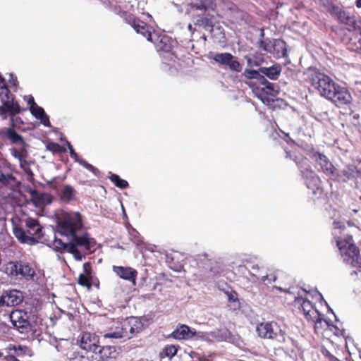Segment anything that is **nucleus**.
<instances>
[{
  "label": "nucleus",
  "instance_id": "obj_1",
  "mask_svg": "<svg viewBox=\"0 0 361 361\" xmlns=\"http://www.w3.org/2000/svg\"><path fill=\"white\" fill-rule=\"evenodd\" d=\"M82 226V217L79 212L63 213L58 219L57 232L70 239V242L66 243L55 237L51 243L52 247L59 252L66 250L73 255L75 260H82L95 245V240L90 238L87 233L77 235Z\"/></svg>",
  "mask_w": 361,
  "mask_h": 361
},
{
  "label": "nucleus",
  "instance_id": "obj_2",
  "mask_svg": "<svg viewBox=\"0 0 361 361\" xmlns=\"http://www.w3.org/2000/svg\"><path fill=\"white\" fill-rule=\"evenodd\" d=\"M333 224L334 238L343 261L352 267L361 268L360 250L354 243L352 235L347 231L345 224L336 221H334Z\"/></svg>",
  "mask_w": 361,
  "mask_h": 361
},
{
  "label": "nucleus",
  "instance_id": "obj_3",
  "mask_svg": "<svg viewBox=\"0 0 361 361\" xmlns=\"http://www.w3.org/2000/svg\"><path fill=\"white\" fill-rule=\"evenodd\" d=\"M286 158L293 160L299 167L300 172L305 179V183L308 188L312 189L314 194L320 193L319 188L321 180L317 174L311 169L309 161L307 158L298 154L297 152L286 150Z\"/></svg>",
  "mask_w": 361,
  "mask_h": 361
},
{
  "label": "nucleus",
  "instance_id": "obj_4",
  "mask_svg": "<svg viewBox=\"0 0 361 361\" xmlns=\"http://www.w3.org/2000/svg\"><path fill=\"white\" fill-rule=\"evenodd\" d=\"M143 328V324L137 317H130L120 323L115 329H111L109 332L104 334V338H123L129 339L134 334L140 332Z\"/></svg>",
  "mask_w": 361,
  "mask_h": 361
},
{
  "label": "nucleus",
  "instance_id": "obj_5",
  "mask_svg": "<svg viewBox=\"0 0 361 361\" xmlns=\"http://www.w3.org/2000/svg\"><path fill=\"white\" fill-rule=\"evenodd\" d=\"M25 224L28 235L25 234V231L22 228L17 226L13 227V235L21 243L35 245L37 243V240L33 236L39 238L42 227L37 219L30 217L25 219Z\"/></svg>",
  "mask_w": 361,
  "mask_h": 361
},
{
  "label": "nucleus",
  "instance_id": "obj_6",
  "mask_svg": "<svg viewBox=\"0 0 361 361\" xmlns=\"http://www.w3.org/2000/svg\"><path fill=\"white\" fill-rule=\"evenodd\" d=\"M256 331L260 338L274 340L278 343L286 341V334L275 322H262L257 326Z\"/></svg>",
  "mask_w": 361,
  "mask_h": 361
},
{
  "label": "nucleus",
  "instance_id": "obj_7",
  "mask_svg": "<svg viewBox=\"0 0 361 361\" xmlns=\"http://www.w3.org/2000/svg\"><path fill=\"white\" fill-rule=\"evenodd\" d=\"M312 85L322 97L328 99L331 95H333L332 94L338 85L329 76L320 73L312 75Z\"/></svg>",
  "mask_w": 361,
  "mask_h": 361
},
{
  "label": "nucleus",
  "instance_id": "obj_8",
  "mask_svg": "<svg viewBox=\"0 0 361 361\" xmlns=\"http://www.w3.org/2000/svg\"><path fill=\"white\" fill-rule=\"evenodd\" d=\"M116 355V348L114 346L97 345L92 350L85 352L80 355V361H106Z\"/></svg>",
  "mask_w": 361,
  "mask_h": 361
},
{
  "label": "nucleus",
  "instance_id": "obj_9",
  "mask_svg": "<svg viewBox=\"0 0 361 361\" xmlns=\"http://www.w3.org/2000/svg\"><path fill=\"white\" fill-rule=\"evenodd\" d=\"M0 99L2 103L0 106V116L4 118L7 117V114L13 117L20 112V105L14 101V97L8 88H4L2 92H0Z\"/></svg>",
  "mask_w": 361,
  "mask_h": 361
},
{
  "label": "nucleus",
  "instance_id": "obj_10",
  "mask_svg": "<svg viewBox=\"0 0 361 361\" xmlns=\"http://www.w3.org/2000/svg\"><path fill=\"white\" fill-rule=\"evenodd\" d=\"M6 273L14 276H21L27 280L32 279L35 271L27 264L23 262H11L6 268Z\"/></svg>",
  "mask_w": 361,
  "mask_h": 361
},
{
  "label": "nucleus",
  "instance_id": "obj_11",
  "mask_svg": "<svg viewBox=\"0 0 361 361\" xmlns=\"http://www.w3.org/2000/svg\"><path fill=\"white\" fill-rule=\"evenodd\" d=\"M10 319L12 324L20 333H27L30 329V323L28 320L27 314L20 310H16L11 312Z\"/></svg>",
  "mask_w": 361,
  "mask_h": 361
},
{
  "label": "nucleus",
  "instance_id": "obj_12",
  "mask_svg": "<svg viewBox=\"0 0 361 361\" xmlns=\"http://www.w3.org/2000/svg\"><path fill=\"white\" fill-rule=\"evenodd\" d=\"M339 180L346 182L350 179L355 180V187L357 183L361 182V169H357L354 165H348L339 173L336 171V178Z\"/></svg>",
  "mask_w": 361,
  "mask_h": 361
},
{
  "label": "nucleus",
  "instance_id": "obj_13",
  "mask_svg": "<svg viewBox=\"0 0 361 361\" xmlns=\"http://www.w3.org/2000/svg\"><path fill=\"white\" fill-rule=\"evenodd\" d=\"M128 23L130 25L136 32L141 34L142 36L147 37V39L151 42L155 43L152 38V34L149 29L147 25L142 20L136 18L133 16H128L126 18Z\"/></svg>",
  "mask_w": 361,
  "mask_h": 361
},
{
  "label": "nucleus",
  "instance_id": "obj_14",
  "mask_svg": "<svg viewBox=\"0 0 361 361\" xmlns=\"http://www.w3.org/2000/svg\"><path fill=\"white\" fill-rule=\"evenodd\" d=\"M332 94L329 99L335 103L337 106H342L351 102V94L345 87L337 85Z\"/></svg>",
  "mask_w": 361,
  "mask_h": 361
},
{
  "label": "nucleus",
  "instance_id": "obj_15",
  "mask_svg": "<svg viewBox=\"0 0 361 361\" xmlns=\"http://www.w3.org/2000/svg\"><path fill=\"white\" fill-rule=\"evenodd\" d=\"M313 158L317 163L320 166L322 171L331 178H336V168L329 160V159L323 154L318 152L313 154Z\"/></svg>",
  "mask_w": 361,
  "mask_h": 361
},
{
  "label": "nucleus",
  "instance_id": "obj_16",
  "mask_svg": "<svg viewBox=\"0 0 361 361\" xmlns=\"http://www.w3.org/2000/svg\"><path fill=\"white\" fill-rule=\"evenodd\" d=\"M112 269L120 278L130 281L133 285L136 284L137 271L129 267L113 266Z\"/></svg>",
  "mask_w": 361,
  "mask_h": 361
},
{
  "label": "nucleus",
  "instance_id": "obj_17",
  "mask_svg": "<svg viewBox=\"0 0 361 361\" xmlns=\"http://www.w3.org/2000/svg\"><path fill=\"white\" fill-rule=\"evenodd\" d=\"M3 300L5 301V306L12 307L18 305L23 300V293L17 290H11L4 291L1 294Z\"/></svg>",
  "mask_w": 361,
  "mask_h": 361
},
{
  "label": "nucleus",
  "instance_id": "obj_18",
  "mask_svg": "<svg viewBox=\"0 0 361 361\" xmlns=\"http://www.w3.org/2000/svg\"><path fill=\"white\" fill-rule=\"evenodd\" d=\"M80 342L82 349L87 352L92 350L94 347L97 346L99 339L95 334L84 332L80 336Z\"/></svg>",
  "mask_w": 361,
  "mask_h": 361
},
{
  "label": "nucleus",
  "instance_id": "obj_19",
  "mask_svg": "<svg viewBox=\"0 0 361 361\" xmlns=\"http://www.w3.org/2000/svg\"><path fill=\"white\" fill-rule=\"evenodd\" d=\"M303 314L305 319L307 321H310L311 319L318 317L319 311L313 306L312 302L308 300H302V298H297L295 302L300 303Z\"/></svg>",
  "mask_w": 361,
  "mask_h": 361
},
{
  "label": "nucleus",
  "instance_id": "obj_20",
  "mask_svg": "<svg viewBox=\"0 0 361 361\" xmlns=\"http://www.w3.org/2000/svg\"><path fill=\"white\" fill-rule=\"evenodd\" d=\"M31 201L35 207H42L51 202V196L46 192H39L35 190L30 191Z\"/></svg>",
  "mask_w": 361,
  "mask_h": 361
},
{
  "label": "nucleus",
  "instance_id": "obj_21",
  "mask_svg": "<svg viewBox=\"0 0 361 361\" xmlns=\"http://www.w3.org/2000/svg\"><path fill=\"white\" fill-rule=\"evenodd\" d=\"M195 335V331L191 329L188 326L182 324L174 330L171 336L175 339L186 340L192 338Z\"/></svg>",
  "mask_w": 361,
  "mask_h": 361
},
{
  "label": "nucleus",
  "instance_id": "obj_22",
  "mask_svg": "<svg viewBox=\"0 0 361 361\" xmlns=\"http://www.w3.org/2000/svg\"><path fill=\"white\" fill-rule=\"evenodd\" d=\"M199 2L190 3L188 6L189 8L187 11L188 13H190L192 10H199L205 12L207 10H214L216 4L214 0H197Z\"/></svg>",
  "mask_w": 361,
  "mask_h": 361
},
{
  "label": "nucleus",
  "instance_id": "obj_23",
  "mask_svg": "<svg viewBox=\"0 0 361 361\" xmlns=\"http://www.w3.org/2000/svg\"><path fill=\"white\" fill-rule=\"evenodd\" d=\"M259 71L270 80H277L281 73V66L279 64H274L270 67H261Z\"/></svg>",
  "mask_w": 361,
  "mask_h": 361
},
{
  "label": "nucleus",
  "instance_id": "obj_24",
  "mask_svg": "<svg viewBox=\"0 0 361 361\" xmlns=\"http://www.w3.org/2000/svg\"><path fill=\"white\" fill-rule=\"evenodd\" d=\"M271 54L276 58L285 57L287 54L286 42L280 39H274L273 52Z\"/></svg>",
  "mask_w": 361,
  "mask_h": 361
},
{
  "label": "nucleus",
  "instance_id": "obj_25",
  "mask_svg": "<svg viewBox=\"0 0 361 361\" xmlns=\"http://www.w3.org/2000/svg\"><path fill=\"white\" fill-rule=\"evenodd\" d=\"M4 350L6 353H13L16 357L24 355H31V350L25 345L9 344Z\"/></svg>",
  "mask_w": 361,
  "mask_h": 361
},
{
  "label": "nucleus",
  "instance_id": "obj_26",
  "mask_svg": "<svg viewBox=\"0 0 361 361\" xmlns=\"http://www.w3.org/2000/svg\"><path fill=\"white\" fill-rule=\"evenodd\" d=\"M31 114L40 120L41 123L45 126H50V122L48 116L45 114L43 108L37 105L30 108Z\"/></svg>",
  "mask_w": 361,
  "mask_h": 361
},
{
  "label": "nucleus",
  "instance_id": "obj_27",
  "mask_svg": "<svg viewBox=\"0 0 361 361\" xmlns=\"http://www.w3.org/2000/svg\"><path fill=\"white\" fill-rule=\"evenodd\" d=\"M192 20L195 25L202 26L205 30H209L210 31L213 29V22L208 16L200 15L193 16Z\"/></svg>",
  "mask_w": 361,
  "mask_h": 361
},
{
  "label": "nucleus",
  "instance_id": "obj_28",
  "mask_svg": "<svg viewBox=\"0 0 361 361\" xmlns=\"http://www.w3.org/2000/svg\"><path fill=\"white\" fill-rule=\"evenodd\" d=\"M6 136L13 144L20 145L22 147H25L26 145L23 137L18 135L13 128H7L6 130Z\"/></svg>",
  "mask_w": 361,
  "mask_h": 361
},
{
  "label": "nucleus",
  "instance_id": "obj_29",
  "mask_svg": "<svg viewBox=\"0 0 361 361\" xmlns=\"http://www.w3.org/2000/svg\"><path fill=\"white\" fill-rule=\"evenodd\" d=\"M255 94L264 104L269 105L274 97L267 92L265 88L257 87L253 90Z\"/></svg>",
  "mask_w": 361,
  "mask_h": 361
},
{
  "label": "nucleus",
  "instance_id": "obj_30",
  "mask_svg": "<svg viewBox=\"0 0 361 361\" xmlns=\"http://www.w3.org/2000/svg\"><path fill=\"white\" fill-rule=\"evenodd\" d=\"M349 31L361 30V21L356 20L353 15H349L343 23Z\"/></svg>",
  "mask_w": 361,
  "mask_h": 361
},
{
  "label": "nucleus",
  "instance_id": "obj_31",
  "mask_svg": "<svg viewBox=\"0 0 361 361\" xmlns=\"http://www.w3.org/2000/svg\"><path fill=\"white\" fill-rule=\"evenodd\" d=\"M75 189L69 185H65L61 190V199L63 202H70L71 200H73L75 198Z\"/></svg>",
  "mask_w": 361,
  "mask_h": 361
},
{
  "label": "nucleus",
  "instance_id": "obj_32",
  "mask_svg": "<svg viewBox=\"0 0 361 361\" xmlns=\"http://www.w3.org/2000/svg\"><path fill=\"white\" fill-rule=\"evenodd\" d=\"M310 322L314 324L317 333L330 326L329 321L324 319L320 313L318 314V317L311 319Z\"/></svg>",
  "mask_w": 361,
  "mask_h": 361
},
{
  "label": "nucleus",
  "instance_id": "obj_33",
  "mask_svg": "<svg viewBox=\"0 0 361 361\" xmlns=\"http://www.w3.org/2000/svg\"><path fill=\"white\" fill-rule=\"evenodd\" d=\"M224 66H227L231 71L235 72H240L243 69L242 65L231 54L230 58L227 60V62Z\"/></svg>",
  "mask_w": 361,
  "mask_h": 361
},
{
  "label": "nucleus",
  "instance_id": "obj_34",
  "mask_svg": "<svg viewBox=\"0 0 361 361\" xmlns=\"http://www.w3.org/2000/svg\"><path fill=\"white\" fill-rule=\"evenodd\" d=\"M274 39H260L258 42V47L264 51L272 54L273 48H274Z\"/></svg>",
  "mask_w": 361,
  "mask_h": 361
},
{
  "label": "nucleus",
  "instance_id": "obj_35",
  "mask_svg": "<svg viewBox=\"0 0 361 361\" xmlns=\"http://www.w3.org/2000/svg\"><path fill=\"white\" fill-rule=\"evenodd\" d=\"M231 53H216L213 56L212 59L221 66H225L227 60L230 58Z\"/></svg>",
  "mask_w": 361,
  "mask_h": 361
},
{
  "label": "nucleus",
  "instance_id": "obj_36",
  "mask_svg": "<svg viewBox=\"0 0 361 361\" xmlns=\"http://www.w3.org/2000/svg\"><path fill=\"white\" fill-rule=\"evenodd\" d=\"M109 178L116 187L121 189H124L128 187V183L126 180L121 179L116 174H111Z\"/></svg>",
  "mask_w": 361,
  "mask_h": 361
},
{
  "label": "nucleus",
  "instance_id": "obj_37",
  "mask_svg": "<svg viewBox=\"0 0 361 361\" xmlns=\"http://www.w3.org/2000/svg\"><path fill=\"white\" fill-rule=\"evenodd\" d=\"M320 5L324 7L332 16L337 11L338 6H335L330 0H320Z\"/></svg>",
  "mask_w": 361,
  "mask_h": 361
},
{
  "label": "nucleus",
  "instance_id": "obj_38",
  "mask_svg": "<svg viewBox=\"0 0 361 361\" xmlns=\"http://www.w3.org/2000/svg\"><path fill=\"white\" fill-rule=\"evenodd\" d=\"M259 73H261V72L259 71V69L258 71H255V70H251V69L246 68V69H245L242 75L247 79H254V80H257L259 77Z\"/></svg>",
  "mask_w": 361,
  "mask_h": 361
},
{
  "label": "nucleus",
  "instance_id": "obj_39",
  "mask_svg": "<svg viewBox=\"0 0 361 361\" xmlns=\"http://www.w3.org/2000/svg\"><path fill=\"white\" fill-rule=\"evenodd\" d=\"M169 39L168 37L163 36L157 44V47L159 49L163 50L164 51H169L171 49V44L169 43Z\"/></svg>",
  "mask_w": 361,
  "mask_h": 361
},
{
  "label": "nucleus",
  "instance_id": "obj_40",
  "mask_svg": "<svg viewBox=\"0 0 361 361\" xmlns=\"http://www.w3.org/2000/svg\"><path fill=\"white\" fill-rule=\"evenodd\" d=\"M91 276L80 274L78 276V282L80 285L84 287L90 288L91 283L90 281Z\"/></svg>",
  "mask_w": 361,
  "mask_h": 361
},
{
  "label": "nucleus",
  "instance_id": "obj_41",
  "mask_svg": "<svg viewBox=\"0 0 361 361\" xmlns=\"http://www.w3.org/2000/svg\"><path fill=\"white\" fill-rule=\"evenodd\" d=\"M349 15V13L343 11L338 7L337 11L334 13V16H336L339 22L343 23Z\"/></svg>",
  "mask_w": 361,
  "mask_h": 361
},
{
  "label": "nucleus",
  "instance_id": "obj_42",
  "mask_svg": "<svg viewBox=\"0 0 361 361\" xmlns=\"http://www.w3.org/2000/svg\"><path fill=\"white\" fill-rule=\"evenodd\" d=\"M164 351L166 356L171 358L176 354L177 348L174 345H168L165 347Z\"/></svg>",
  "mask_w": 361,
  "mask_h": 361
},
{
  "label": "nucleus",
  "instance_id": "obj_43",
  "mask_svg": "<svg viewBox=\"0 0 361 361\" xmlns=\"http://www.w3.org/2000/svg\"><path fill=\"white\" fill-rule=\"evenodd\" d=\"M275 87V85L270 82H267V85L265 87H263V88L266 89L269 95H271L273 97H274L278 92Z\"/></svg>",
  "mask_w": 361,
  "mask_h": 361
},
{
  "label": "nucleus",
  "instance_id": "obj_44",
  "mask_svg": "<svg viewBox=\"0 0 361 361\" xmlns=\"http://www.w3.org/2000/svg\"><path fill=\"white\" fill-rule=\"evenodd\" d=\"M78 163H79L80 165L83 166L85 168H86L90 171H92V173H95L97 171V169H95L92 165L87 163L86 161H85L82 159H80Z\"/></svg>",
  "mask_w": 361,
  "mask_h": 361
},
{
  "label": "nucleus",
  "instance_id": "obj_45",
  "mask_svg": "<svg viewBox=\"0 0 361 361\" xmlns=\"http://www.w3.org/2000/svg\"><path fill=\"white\" fill-rule=\"evenodd\" d=\"M66 144L68 147L71 158H73L75 160V161L78 162L81 158H80L77 153L74 151L69 142H66Z\"/></svg>",
  "mask_w": 361,
  "mask_h": 361
},
{
  "label": "nucleus",
  "instance_id": "obj_46",
  "mask_svg": "<svg viewBox=\"0 0 361 361\" xmlns=\"http://www.w3.org/2000/svg\"><path fill=\"white\" fill-rule=\"evenodd\" d=\"M47 147L49 151L54 153L61 152V147L54 142L49 143Z\"/></svg>",
  "mask_w": 361,
  "mask_h": 361
},
{
  "label": "nucleus",
  "instance_id": "obj_47",
  "mask_svg": "<svg viewBox=\"0 0 361 361\" xmlns=\"http://www.w3.org/2000/svg\"><path fill=\"white\" fill-rule=\"evenodd\" d=\"M13 179V177L10 173L4 174V173H1L0 174V183H9L10 180H11Z\"/></svg>",
  "mask_w": 361,
  "mask_h": 361
},
{
  "label": "nucleus",
  "instance_id": "obj_48",
  "mask_svg": "<svg viewBox=\"0 0 361 361\" xmlns=\"http://www.w3.org/2000/svg\"><path fill=\"white\" fill-rule=\"evenodd\" d=\"M1 361H19L15 355L13 353H6L4 355V357Z\"/></svg>",
  "mask_w": 361,
  "mask_h": 361
},
{
  "label": "nucleus",
  "instance_id": "obj_49",
  "mask_svg": "<svg viewBox=\"0 0 361 361\" xmlns=\"http://www.w3.org/2000/svg\"><path fill=\"white\" fill-rule=\"evenodd\" d=\"M276 277L275 276V275H273V274H270V275H264V276H262V278H261V281L262 282H266V281H268L269 283H271L272 282H274L276 281Z\"/></svg>",
  "mask_w": 361,
  "mask_h": 361
},
{
  "label": "nucleus",
  "instance_id": "obj_50",
  "mask_svg": "<svg viewBox=\"0 0 361 361\" xmlns=\"http://www.w3.org/2000/svg\"><path fill=\"white\" fill-rule=\"evenodd\" d=\"M221 336L222 339H224L225 341H228L230 342L232 341V336H231V333L227 329H224V330L221 331Z\"/></svg>",
  "mask_w": 361,
  "mask_h": 361
},
{
  "label": "nucleus",
  "instance_id": "obj_51",
  "mask_svg": "<svg viewBox=\"0 0 361 361\" xmlns=\"http://www.w3.org/2000/svg\"><path fill=\"white\" fill-rule=\"evenodd\" d=\"M83 271H84V273L82 274L91 276L92 268H91V264L90 262H85L83 264Z\"/></svg>",
  "mask_w": 361,
  "mask_h": 361
},
{
  "label": "nucleus",
  "instance_id": "obj_52",
  "mask_svg": "<svg viewBox=\"0 0 361 361\" xmlns=\"http://www.w3.org/2000/svg\"><path fill=\"white\" fill-rule=\"evenodd\" d=\"M245 59L248 66H259L260 65V63L257 60H253L250 57H246Z\"/></svg>",
  "mask_w": 361,
  "mask_h": 361
},
{
  "label": "nucleus",
  "instance_id": "obj_53",
  "mask_svg": "<svg viewBox=\"0 0 361 361\" xmlns=\"http://www.w3.org/2000/svg\"><path fill=\"white\" fill-rule=\"evenodd\" d=\"M257 81L264 85V87L267 85V82H269L265 78H264V75L262 74V73H259V77L257 80Z\"/></svg>",
  "mask_w": 361,
  "mask_h": 361
},
{
  "label": "nucleus",
  "instance_id": "obj_54",
  "mask_svg": "<svg viewBox=\"0 0 361 361\" xmlns=\"http://www.w3.org/2000/svg\"><path fill=\"white\" fill-rule=\"evenodd\" d=\"M257 81L264 85V87L267 85V82H269L265 78H264V75L262 74V73H259V77L257 80Z\"/></svg>",
  "mask_w": 361,
  "mask_h": 361
},
{
  "label": "nucleus",
  "instance_id": "obj_55",
  "mask_svg": "<svg viewBox=\"0 0 361 361\" xmlns=\"http://www.w3.org/2000/svg\"><path fill=\"white\" fill-rule=\"evenodd\" d=\"M354 40H355V43L356 44V47L353 49L357 51L361 52V36L357 39H354Z\"/></svg>",
  "mask_w": 361,
  "mask_h": 361
},
{
  "label": "nucleus",
  "instance_id": "obj_56",
  "mask_svg": "<svg viewBox=\"0 0 361 361\" xmlns=\"http://www.w3.org/2000/svg\"><path fill=\"white\" fill-rule=\"evenodd\" d=\"M4 88H8L6 87V83L5 81V79L0 75V92H2V90Z\"/></svg>",
  "mask_w": 361,
  "mask_h": 361
},
{
  "label": "nucleus",
  "instance_id": "obj_57",
  "mask_svg": "<svg viewBox=\"0 0 361 361\" xmlns=\"http://www.w3.org/2000/svg\"><path fill=\"white\" fill-rule=\"evenodd\" d=\"M11 154L16 158H18L19 160H22V155L17 151L16 149H12Z\"/></svg>",
  "mask_w": 361,
  "mask_h": 361
},
{
  "label": "nucleus",
  "instance_id": "obj_58",
  "mask_svg": "<svg viewBox=\"0 0 361 361\" xmlns=\"http://www.w3.org/2000/svg\"><path fill=\"white\" fill-rule=\"evenodd\" d=\"M27 104L30 106V109L37 105L35 102L34 98L32 96H29V98L27 99Z\"/></svg>",
  "mask_w": 361,
  "mask_h": 361
},
{
  "label": "nucleus",
  "instance_id": "obj_59",
  "mask_svg": "<svg viewBox=\"0 0 361 361\" xmlns=\"http://www.w3.org/2000/svg\"><path fill=\"white\" fill-rule=\"evenodd\" d=\"M11 79L9 80V82L11 85L16 86L17 83V78L14 77L13 74H10Z\"/></svg>",
  "mask_w": 361,
  "mask_h": 361
},
{
  "label": "nucleus",
  "instance_id": "obj_60",
  "mask_svg": "<svg viewBox=\"0 0 361 361\" xmlns=\"http://www.w3.org/2000/svg\"><path fill=\"white\" fill-rule=\"evenodd\" d=\"M323 355L328 359H330V356H333V355L326 349L322 350Z\"/></svg>",
  "mask_w": 361,
  "mask_h": 361
},
{
  "label": "nucleus",
  "instance_id": "obj_61",
  "mask_svg": "<svg viewBox=\"0 0 361 361\" xmlns=\"http://www.w3.org/2000/svg\"><path fill=\"white\" fill-rule=\"evenodd\" d=\"M188 29L190 32H191L192 33H193L195 30V29H194L192 26V25L190 23L188 24Z\"/></svg>",
  "mask_w": 361,
  "mask_h": 361
},
{
  "label": "nucleus",
  "instance_id": "obj_62",
  "mask_svg": "<svg viewBox=\"0 0 361 361\" xmlns=\"http://www.w3.org/2000/svg\"><path fill=\"white\" fill-rule=\"evenodd\" d=\"M328 361H340L337 359L334 355L330 356V359H328Z\"/></svg>",
  "mask_w": 361,
  "mask_h": 361
},
{
  "label": "nucleus",
  "instance_id": "obj_63",
  "mask_svg": "<svg viewBox=\"0 0 361 361\" xmlns=\"http://www.w3.org/2000/svg\"><path fill=\"white\" fill-rule=\"evenodd\" d=\"M202 257H204V258H208L209 255L207 253H203L202 255H199V256H198L199 259H202V258H201Z\"/></svg>",
  "mask_w": 361,
  "mask_h": 361
},
{
  "label": "nucleus",
  "instance_id": "obj_64",
  "mask_svg": "<svg viewBox=\"0 0 361 361\" xmlns=\"http://www.w3.org/2000/svg\"><path fill=\"white\" fill-rule=\"evenodd\" d=\"M356 6L358 8H361V0L356 1Z\"/></svg>",
  "mask_w": 361,
  "mask_h": 361
}]
</instances>
